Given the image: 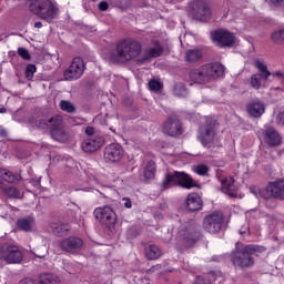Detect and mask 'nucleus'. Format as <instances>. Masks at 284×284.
Masks as SVG:
<instances>
[{
    "mask_svg": "<svg viewBox=\"0 0 284 284\" xmlns=\"http://www.w3.org/2000/svg\"><path fill=\"white\" fill-rule=\"evenodd\" d=\"M39 183H40V182L38 181V182L36 183V185H39Z\"/></svg>",
    "mask_w": 284,
    "mask_h": 284,
    "instance_id": "obj_53",
    "label": "nucleus"
},
{
    "mask_svg": "<svg viewBox=\"0 0 284 284\" xmlns=\"http://www.w3.org/2000/svg\"><path fill=\"white\" fill-rule=\"evenodd\" d=\"M254 65L258 70L261 79H263L264 81H267V79L272 77V72L267 70V64H265V62L256 60L254 62Z\"/></svg>",
    "mask_w": 284,
    "mask_h": 284,
    "instance_id": "obj_25",
    "label": "nucleus"
},
{
    "mask_svg": "<svg viewBox=\"0 0 284 284\" xmlns=\"http://www.w3.org/2000/svg\"><path fill=\"white\" fill-rule=\"evenodd\" d=\"M197 139L204 148H207L214 141V126L212 124L201 126Z\"/></svg>",
    "mask_w": 284,
    "mask_h": 284,
    "instance_id": "obj_17",
    "label": "nucleus"
},
{
    "mask_svg": "<svg viewBox=\"0 0 284 284\" xmlns=\"http://www.w3.org/2000/svg\"><path fill=\"white\" fill-rule=\"evenodd\" d=\"M2 136H6V131H2Z\"/></svg>",
    "mask_w": 284,
    "mask_h": 284,
    "instance_id": "obj_51",
    "label": "nucleus"
},
{
    "mask_svg": "<svg viewBox=\"0 0 284 284\" xmlns=\"http://www.w3.org/2000/svg\"><path fill=\"white\" fill-rule=\"evenodd\" d=\"M34 28H43V23H41V22H36V23H34Z\"/></svg>",
    "mask_w": 284,
    "mask_h": 284,
    "instance_id": "obj_48",
    "label": "nucleus"
},
{
    "mask_svg": "<svg viewBox=\"0 0 284 284\" xmlns=\"http://www.w3.org/2000/svg\"><path fill=\"white\" fill-rule=\"evenodd\" d=\"M0 256L9 264H17L23 261V253L17 246L4 244L1 246Z\"/></svg>",
    "mask_w": 284,
    "mask_h": 284,
    "instance_id": "obj_11",
    "label": "nucleus"
},
{
    "mask_svg": "<svg viewBox=\"0 0 284 284\" xmlns=\"http://www.w3.org/2000/svg\"><path fill=\"white\" fill-rule=\"evenodd\" d=\"M0 190H3V182L0 180Z\"/></svg>",
    "mask_w": 284,
    "mask_h": 284,
    "instance_id": "obj_50",
    "label": "nucleus"
},
{
    "mask_svg": "<svg viewBox=\"0 0 284 284\" xmlns=\"http://www.w3.org/2000/svg\"><path fill=\"white\" fill-rule=\"evenodd\" d=\"M85 134H88V136H92V134H94V128L87 126L85 128Z\"/></svg>",
    "mask_w": 284,
    "mask_h": 284,
    "instance_id": "obj_46",
    "label": "nucleus"
},
{
    "mask_svg": "<svg viewBox=\"0 0 284 284\" xmlns=\"http://www.w3.org/2000/svg\"><path fill=\"white\" fill-rule=\"evenodd\" d=\"M60 108L63 110V112H68L69 114H72L75 112L77 108H74V104L70 101L62 100L60 101Z\"/></svg>",
    "mask_w": 284,
    "mask_h": 284,
    "instance_id": "obj_32",
    "label": "nucleus"
},
{
    "mask_svg": "<svg viewBox=\"0 0 284 284\" xmlns=\"http://www.w3.org/2000/svg\"><path fill=\"white\" fill-rule=\"evenodd\" d=\"M143 52V44L134 38H126L119 41L115 45L114 61L120 63H128L139 59Z\"/></svg>",
    "mask_w": 284,
    "mask_h": 284,
    "instance_id": "obj_1",
    "label": "nucleus"
},
{
    "mask_svg": "<svg viewBox=\"0 0 284 284\" xmlns=\"http://www.w3.org/2000/svg\"><path fill=\"white\" fill-rule=\"evenodd\" d=\"M109 6L108 2L102 1L99 3V10H101V12H105V10H108Z\"/></svg>",
    "mask_w": 284,
    "mask_h": 284,
    "instance_id": "obj_43",
    "label": "nucleus"
},
{
    "mask_svg": "<svg viewBox=\"0 0 284 284\" xmlns=\"http://www.w3.org/2000/svg\"><path fill=\"white\" fill-rule=\"evenodd\" d=\"M145 256L149 261H156L161 256V248L156 245H150L145 248Z\"/></svg>",
    "mask_w": 284,
    "mask_h": 284,
    "instance_id": "obj_28",
    "label": "nucleus"
},
{
    "mask_svg": "<svg viewBox=\"0 0 284 284\" xmlns=\"http://www.w3.org/2000/svg\"><path fill=\"white\" fill-rule=\"evenodd\" d=\"M277 184V187L280 189L281 193H284V180H280L275 182Z\"/></svg>",
    "mask_w": 284,
    "mask_h": 284,
    "instance_id": "obj_44",
    "label": "nucleus"
},
{
    "mask_svg": "<svg viewBox=\"0 0 284 284\" xmlns=\"http://www.w3.org/2000/svg\"><path fill=\"white\" fill-rule=\"evenodd\" d=\"M93 215L95 216L97 221L101 222L108 227H111V225L116 223V213H114V210L109 205L97 207Z\"/></svg>",
    "mask_w": 284,
    "mask_h": 284,
    "instance_id": "obj_9",
    "label": "nucleus"
},
{
    "mask_svg": "<svg viewBox=\"0 0 284 284\" xmlns=\"http://www.w3.org/2000/svg\"><path fill=\"white\" fill-rule=\"evenodd\" d=\"M271 3H273V6H284V0H271Z\"/></svg>",
    "mask_w": 284,
    "mask_h": 284,
    "instance_id": "obj_47",
    "label": "nucleus"
},
{
    "mask_svg": "<svg viewBox=\"0 0 284 284\" xmlns=\"http://www.w3.org/2000/svg\"><path fill=\"white\" fill-rule=\"evenodd\" d=\"M20 232H37V220L34 216L20 217L16 223Z\"/></svg>",
    "mask_w": 284,
    "mask_h": 284,
    "instance_id": "obj_19",
    "label": "nucleus"
},
{
    "mask_svg": "<svg viewBox=\"0 0 284 284\" xmlns=\"http://www.w3.org/2000/svg\"><path fill=\"white\" fill-rule=\"evenodd\" d=\"M250 192L254 194L256 199H270V196L281 199V196H283V193L281 192V189H278V184H276V182L270 183L266 189L251 186Z\"/></svg>",
    "mask_w": 284,
    "mask_h": 284,
    "instance_id": "obj_8",
    "label": "nucleus"
},
{
    "mask_svg": "<svg viewBox=\"0 0 284 284\" xmlns=\"http://www.w3.org/2000/svg\"><path fill=\"white\" fill-rule=\"evenodd\" d=\"M251 85L254 90H261V75L253 74L251 77Z\"/></svg>",
    "mask_w": 284,
    "mask_h": 284,
    "instance_id": "obj_35",
    "label": "nucleus"
},
{
    "mask_svg": "<svg viewBox=\"0 0 284 284\" xmlns=\"http://www.w3.org/2000/svg\"><path fill=\"white\" fill-rule=\"evenodd\" d=\"M52 283V275L41 274L38 284H50Z\"/></svg>",
    "mask_w": 284,
    "mask_h": 284,
    "instance_id": "obj_40",
    "label": "nucleus"
},
{
    "mask_svg": "<svg viewBox=\"0 0 284 284\" xmlns=\"http://www.w3.org/2000/svg\"><path fill=\"white\" fill-rule=\"evenodd\" d=\"M124 156L123 146L119 143H111L104 149L105 163H119Z\"/></svg>",
    "mask_w": 284,
    "mask_h": 284,
    "instance_id": "obj_13",
    "label": "nucleus"
},
{
    "mask_svg": "<svg viewBox=\"0 0 284 284\" xmlns=\"http://www.w3.org/2000/svg\"><path fill=\"white\" fill-rule=\"evenodd\" d=\"M203 57V53L199 49H190L185 53L187 63H196Z\"/></svg>",
    "mask_w": 284,
    "mask_h": 284,
    "instance_id": "obj_27",
    "label": "nucleus"
},
{
    "mask_svg": "<svg viewBox=\"0 0 284 284\" xmlns=\"http://www.w3.org/2000/svg\"><path fill=\"white\" fill-rule=\"evenodd\" d=\"M277 125H284V111L280 112L275 119Z\"/></svg>",
    "mask_w": 284,
    "mask_h": 284,
    "instance_id": "obj_41",
    "label": "nucleus"
},
{
    "mask_svg": "<svg viewBox=\"0 0 284 284\" xmlns=\"http://www.w3.org/2000/svg\"><path fill=\"white\" fill-rule=\"evenodd\" d=\"M0 176L7 183H14V181H19V176H17L12 172L6 171V170H2L0 172Z\"/></svg>",
    "mask_w": 284,
    "mask_h": 284,
    "instance_id": "obj_30",
    "label": "nucleus"
},
{
    "mask_svg": "<svg viewBox=\"0 0 284 284\" xmlns=\"http://www.w3.org/2000/svg\"><path fill=\"white\" fill-rule=\"evenodd\" d=\"M154 172H156V164L154 161H149L144 169V178L154 179Z\"/></svg>",
    "mask_w": 284,
    "mask_h": 284,
    "instance_id": "obj_29",
    "label": "nucleus"
},
{
    "mask_svg": "<svg viewBox=\"0 0 284 284\" xmlns=\"http://www.w3.org/2000/svg\"><path fill=\"white\" fill-rule=\"evenodd\" d=\"M149 88L152 92H159V90H161V88H163V84H161V81H159V80H151L149 82Z\"/></svg>",
    "mask_w": 284,
    "mask_h": 284,
    "instance_id": "obj_37",
    "label": "nucleus"
},
{
    "mask_svg": "<svg viewBox=\"0 0 284 284\" xmlns=\"http://www.w3.org/2000/svg\"><path fill=\"white\" fill-rule=\"evenodd\" d=\"M18 54L21 57V59H24V61H30V52L26 48H18Z\"/></svg>",
    "mask_w": 284,
    "mask_h": 284,
    "instance_id": "obj_39",
    "label": "nucleus"
},
{
    "mask_svg": "<svg viewBox=\"0 0 284 284\" xmlns=\"http://www.w3.org/2000/svg\"><path fill=\"white\" fill-rule=\"evenodd\" d=\"M163 132L169 136H180V134H183L181 121L176 118H170L163 125Z\"/></svg>",
    "mask_w": 284,
    "mask_h": 284,
    "instance_id": "obj_16",
    "label": "nucleus"
},
{
    "mask_svg": "<svg viewBox=\"0 0 284 284\" xmlns=\"http://www.w3.org/2000/svg\"><path fill=\"white\" fill-rule=\"evenodd\" d=\"M264 141L270 148L281 145V134L274 128H267L264 131Z\"/></svg>",
    "mask_w": 284,
    "mask_h": 284,
    "instance_id": "obj_21",
    "label": "nucleus"
},
{
    "mask_svg": "<svg viewBox=\"0 0 284 284\" xmlns=\"http://www.w3.org/2000/svg\"><path fill=\"white\" fill-rule=\"evenodd\" d=\"M184 187L185 190H192V187H196V181L192 179L185 172L175 171L173 173L166 174L164 181L162 182V186L164 190H170V187Z\"/></svg>",
    "mask_w": 284,
    "mask_h": 284,
    "instance_id": "obj_5",
    "label": "nucleus"
},
{
    "mask_svg": "<svg viewBox=\"0 0 284 284\" xmlns=\"http://www.w3.org/2000/svg\"><path fill=\"white\" fill-rule=\"evenodd\" d=\"M203 206V201L201 200V196L196 193H191L186 197V207L190 210V212H196L201 210Z\"/></svg>",
    "mask_w": 284,
    "mask_h": 284,
    "instance_id": "obj_24",
    "label": "nucleus"
},
{
    "mask_svg": "<svg viewBox=\"0 0 284 284\" xmlns=\"http://www.w3.org/2000/svg\"><path fill=\"white\" fill-rule=\"evenodd\" d=\"M6 112H7V109H6V108H1V109H0V114H6Z\"/></svg>",
    "mask_w": 284,
    "mask_h": 284,
    "instance_id": "obj_49",
    "label": "nucleus"
},
{
    "mask_svg": "<svg viewBox=\"0 0 284 284\" xmlns=\"http://www.w3.org/2000/svg\"><path fill=\"white\" fill-rule=\"evenodd\" d=\"M173 92L175 97H180V98L187 97V89H185L183 84L175 85Z\"/></svg>",
    "mask_w": 284,
    "mask_h": 284,
    "instance_id": "obj_34",
    "label": "nucleus"
},
{
    "mask_svg": "<svg viewBox=\"0 0 284 284\" xmlns=\"http://www.w3.org/2000/svg\"><path fill=\"white\" fill-rule=\"evenodd\" d=\"M122 201H123L124 207H126L128 210L132 207V200H130L129 197H124Z\"/></svg>",
    "mask_w": 284,
    "mask_h": 284,
    "instance_id": "obj_42",
    "label": "nucleus"
},
{
    "mask_svg": "<svg viewBox=\"0 0 284 284\" xmlns=\"http://www.w3.org/2000/svg\"><path fill=\"white\" fill-rule=\"evenodd\" d=\"M245 232H243V231H240V234H244Z\"/></svg>",
    "mask_w": 284,
    "mask_h": 284,
    "instance_id": "obj_52",
    "label": "nucleus"
},
{
    "mask_svg": "<svg viewBox=\"0 0 284 284\" xmlns=\"http://www.w3.org/2000/svg\"><path fill=\"white\" fill-rule=\"evenodd\" d=\"M6 194L7 196H10L11 199H19V196H21V194L19 193V190H17V187H9L6 190Z\"/></svg>",
    "mask_w": 284,
    "mask_h": 284,
    "instance_id": "obj_38",
    "label": "nucleus"
},
{
    "mask_svg": "<svg viewBox=\"0 0 284 284\" xmlns=\"http://www.w3.org/2000/svg\"><path fill=\"white\" fill-rule=\"evenodd\" d=\"M84 71H85V63L83 62V59L77 57L73 59L68 70L64 71V80L74 81L77 79H81Z\"/></svg>",
    "mask_w": 284,
    "mask_h": 284,
    "instance_id": "obj_12",
    "label": "nucleus"
},
{
    "mask_svg": "<svg viewBox=\"0 0 284 284\" xmlns=\"http://www.w3.org/2000/svg\"><path fill=\"white\" fill-rule=\"evenodd\" d=\"M196 240H193V243H195Z\"/></svg>",
    "mask_w": 284,
    "mask_h": 284,
    "instance_id": "obj_54",
    "label": "nucleus"
},
{
    "mask_svg": "<svg viewBox=\"0 0 284 284\" xmlns=\"http://www.w3.org/2000/svg\"><path fill=\"white\" fill-rule=\"evenodd\" d=\"M271 39L274 43H278V44L284 43V29L274 31L271 34Z\"/></svg>",
    "mask_w": 284,
    "mask_h": 284,
    "instance_id": "obj_31",
    "label": "nucleus"
},
{
    "mask_svg": "<svg viewBox=\"0 0 284 284\" xmlns=\"http://www.w3.org/2000/svg\"><path fill=\"white\" fill-rule=\"evenodd\" d=\"M223 225V213H213L207 215L203 221V227L210 234H216L221 232Z\"/></svg>",
    "mask_w": 284,
    "mask_h": 284,
    "instance_id": "obj_14",
    "label": "nucleus"
},
{
    "mask_svg": "<svg viewBox=\"0 0 284 284\" xmlns=\"http://www.w3.org/2000/svg\"><path fill=\"white\" fill-rule=\"evenodd\" d=\"M191 14L197 21H205L212 17V10H210V7L205 0H194L191 3Z\"/></svg>",
    "mask_w": 284,
    "mask_h": 284,
    "instance_id": "obj_10",
    "label": "nucleus"
},
{
    "mask_svg": "<svg viewBox=\"0 0 284 284\" xmlns=\"http://www.w3.org/2000/svg\"><path fill=\"white\" fill-rule=\"evenodd\" d=\"M29 8L36 17L47 23H52L53 19L59 17V3L54 0H32Z\"/></svg>",
    "mask_w": 284,
    "mask_h": 284,
    "instance_id": "obj_3",
    "label": "nucleus"
},
{
    "mask_svg": "<svg viewBox=\"0 0 284 284\" xmlns=\"http://www.w3.org/2000/svg\"><path fill=\"white\" fill-rule=\"evenodd\" d=\"M37 72V67L34 64H28L26 68V77L30 81L34 77V73Z\"/></svg>",
    "mask_w": 284,
    "mask_h": 284,
    "instance_id": "obj_36",
    "label": "nucleus"
},
{
    "mask_svg": "<svg viewBox=\"0 0 284 284\" xmlns=\"http://www.w3.org/2000/svg\"><path fill=\"white\" fill-rule=\"evenodd\" d=\"M246 110L251 116L258 119L265 114V105L261 101H252L247 104Z\"/></svg>",
    "mask_w": 284,
    "mask_h": 284,
    "instance_id": "obj_22",
    "label": "nucleus"
},
{
    "mask_svg": "<svg viewBox=\"0 0 284 284\" xmlns=\"http://www.w3.org/2000/svg\"><path fill=\"white\" fill-rule=\"evenodd\" d=\"M59 245L64 252L72 253L75 252V250H81V247H83V240L71 236L69 239L62 240Z\"/></svg>",
    "mask_w": 284,
    "mask_h": 284,
    "instance_id": "obj_18",
    "label": "nucleus"
},
{
    "mask_svg": "<svg viewBox=\"0 0 284 284\" xmlns=\"http://www.w3.org/2000/svg\"><path fill=\"white\" fill-rule=\"evenodd\" d=\"M161 54H163V47H161L159 41H153L152 45L145 49L141 61H150V59H156V57H161Z\"/></svg>",
    "mask_w": 284,
    "mask_h": 284,
    "instance_id": "obj_20",
    "label": "nucleus"
},
{
    "mask_svg": "<svg viewBox=\"0 0 284 284\" xmlns=\"http://www.w3.org/2000/svg\"><path fill=\"white\" fill-rule=\"evenodd\" d=\"M19 284H36V283H34V280L28 277V278L21 280Z\"/></svg>",
    "mask_w": 284,
    "mask_h": 284,
    "instance_id": "obj_45",
    "label": "nucleus"
},
{
    "mask_svg": "<svg viewBox=\"0 0 284 284\" xmlns=\"http://www.w3.org/2000/svg\"><path fill=\"white\" fill-rule=\"evenodd\" d=\"M256 252H258V246L255 245H246L241 251L233 252V265H235V267H250V265L254 264L252 255L256 254Z\"/></svg>",
    "mask_w": 284,
    "mask_h": 284,
    "instance_id": "obj_6",
    "label": "nucleus"
},
{
    "mask_svg": "<svg viewBox=\"0 0 284 284\" xmlns=\"http://www.w3.org/2000/svg\"><path fill=\"white\" fill-rule=\"evenodd\" d=\"M211 39L213 43L217 44L220 48H232L236 43V38L234 33L225 30L217 29L211 33Z\"/></svg>",
    "mask_w": 284,
    "mask_h": 284,
    "instance_id": "obj_7",
    "label": "nucleus"
},
{
    "mask_svg": "<svg viewBox=\"0 0 284 284\" xmlns=\"http://www.w3.org/2000/svg\"><path fill=\"white\" fill-rule=\"evenodd\" d=\"M50 227L55 236H63L65 232H69L70 224L68 223H51Z\"/></svg>",
    "mask_w": 284,
    "mask_h": 284,
    "instance_id": "obj_26",
    "label": "nucleus"
},
{
    "mask_svg": "<svg viewBox=\"0 0 284 284\" xmlns=\"http://www.w3.org/2000/svg\"><path fill=\"white\" fill-rule=\"evenodd\" d=\"M223 72V64L212 62L202 65L200 69H193L190 72V79L191 81H194V83H210V81L221 78Z\"/></svg>",
    "mask_w": 284,
    "mask_h": 284,
    "instance_id": "obj_2",
    "label": "nucleus"
},
{
    "mask_svg": "<svg viewBox=\"0 0 284 284\" xmlns=\"http://www.w3.org/2000/svg\"><path fill=\"white\" fill-rule=\"evenodd\" d=\"M216 179L222 185V192L229 196H236V184L234 178L225 175V172L217 170Z\"/></svg>",
    "mask_w": 284,
    "mask_h": 284,
    "instance_id": "obj_15",
    "label": "nucleus"
},
{
    "mask_svg": "<svg viewBox=\"0 0 284 284\" xmlns=\"http://www.w3.org/2000/svg\"><path fill=\"white\" fill-rule=\"evenodd\" d=\"M63 118L61 115L52 116L49 121L45 120H37L34 122V126L39 128L40 130L50 129L51 136L54 141L63 142L68 139L65 135V131H63Z\"/></svg>",
    "mask_w": 284,
    "mask_h": 284,
    "instance_id": "obj_4",
    "label": "nucleus"
},
{
    "mask_svg": "<svg viewBox=\"0 0 284 284\" xmlns=\"http://www.w3.org/2000/svg\"><path fill=\"white\" fill-rule=\"evenodd\" d=\"M195 174H199V176H207V172H210V168L205 164H200L194 166Z\"/></svg>",
    "mask_w": 284,
    "mask_h": 284,
    "instance_id": "obj_33",
    "label": "nucleus"
},
{
    "mask_svg": "<svg viewBox=\"0 0 284 284\" xmlns=\"http://www.w3.org/2000/svg\"><path fill=\"white\" fill-rule=\"evenodd\" d=\"M103 145V138H90L82 143L83 152H97Z\"/></svg>",
    "mask_w": 284,
    "mask_h": 284,
    "instance_id": "obj_23",
    "label": "nucleus"
}]
</instances>
